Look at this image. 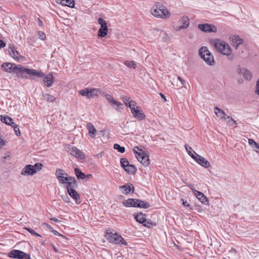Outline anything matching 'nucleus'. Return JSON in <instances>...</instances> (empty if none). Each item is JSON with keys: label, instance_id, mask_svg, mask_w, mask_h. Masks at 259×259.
Returning <instances> with one entry per match:
<instances>
[{"label": "nucleus", "instance_id": "nucleus-17", "mask_svg": "<svg viewBox=\"0 0 259 259\" xmlns=\"http://www.w3.org/2000/svg\"><path fill=\"white\" fill-rule=\"evenodd\" d=\"M36 173V170L34 169V166L32 165H27L22 169L21 175L23 176L33 175Z\"/></svg>", "mask_w": 259, "mask_h": 259}, {"label": "nucleus", "instance_id": "nucleus-57", "mask_svg": "<svg viewBox=\"0 0 259 259\" xmlns=\"http://www.w3.org/2000/svg\"><path fill=\"white\" fill-rule=\"evenodd\" d=\"M51 220H52L55 222H57V223H60V222H61V221L60 220H59L58 219L55 218H52L50 219Z\"/></svg>", "mask_w": 259, "mask_h": 259}, {"label": "nucleus", "instance_id": "nucleus-8", "mask_svg": "<svg viewBox=\"0 0 259 259\" xmlns=\"http://www.w3.org/2000/svg\"><path fill=\"white\" fill-rule=\"evenodd\" d=\"M146 215L142 212L134 214L135 219L136 221L143 225L144 226L150 228L152 226H156V224L151 221L147 220L146 218Z\"/></svg>", "mask_w": 259, "mask_h": 259}, {"label": "nucleus", "instance_id": "nucleus-58", "mask_svg": "<svg viewBox=\"0 0 259 259\" xmlns=\"http://www.w3.org/2000/svg\"><path fill=\"white\" fill-rule=\"evenodd\" d=\"M183 201V204L185 206L189 207L190 205L187 203V201H184V199H182Z\"/></svg>", "mask_w": 259, "mask_h": 259}, {"label": "nucleus", "instance_id": "nucleus-34", "mask_svg": "<svg viewBox=\"0 0 259 259\" xmlns=\"http://www.w3.org/2000/svg\"><path fill=\"white\" fill-rule=\"evenodd\" d=\"M124 64L125 66L130 68L136 69L137 68V64L133 61L126 60L124 61Z\"/></svg>", "mask_w": 259, "mask_h": 259}, {"label": "nucleus", "instance_id": "nucleus-24", "mask_svg": "<svg viewBox=\"0 0 259 259\" xmlns=\"http://www.w3.org/2000/svg\"><path fill=\"white\" fill-rule=\"evenodd\" d=\"M1 120L6 123L7 125H10L12 126V124H14L15 123L13 122V120L12 118L8 116H1Z\"/></svg>", "mask_w": 259, "mask_h": 259}, {"label": "nucleus", "instance_id": "nucleus-44", "mask_svg": "<svg viewBox=\"0 0 259 259\" xmlns=\"http://www.w3.org/2000/svg\"><path fill=\"white\" fill-rule=\"evenodd\" d=\"M32 166H34V169L36 170V172L37 170H39L42 168V165L40 163H36L34 165H32Z\"/></svg>", "mask_w": 259, "mask_h": 259}, {"label": "nucleus", "instance_id": "nucleus-9", "mask_svg": "<svg viewBox=\"0 0 259 259\" xmlns=\"http://www.w3.org/2000/svg\"><path fill=\"white\" fill-rule=\"evenodd\" d=\"M121 166L129 174H134L137 171V168L132 164H130L128 161L124 158L120 160Z\"/></svg>", "mask_w": 259, "mask_h": 259}, {"label": "nucleus", "instance_id": "nucleus-51", "mask_svg": "<svg viewBox=\"0 0 259 259\" xmlns=\"http://www.w3.org/2000/svg\"><path fill=\"white\" fill-rule=\"evenodd\" d=\"M23 259H31V257H30V256L26 253H24V255L23 256Z\"/></svg>", "mask_w": 259, "mask_h": 259}, {"label": "nucleus", "instance_id": "nucleus-43", "mask_svg": "<svg viewBox=\"0 0 259 259\" xmlns=\"http://www.w3.org/2000/svg\"><path fill=\"white\" fill-rule=\"evenodd\" d=\"M25 229L27 230L30 233H31L32 235H33L34 236H38V237H40V235L39 234L36 233L31 228H25Z\"/></svg>", "mask_w": 259, "mask_h": 259}, {"label": "nucleus", "instance_id": "nucleus-48", "mask_svg": "<svg viewBox=\"0 0 259 259\" xmlns=\"http://www.w3.org/2000/svg\"><path fill=\"white\" fill-rule=\"evenodd\" d=\"M39 34V38L41 39V40H45L46 38V34L44 32L39 31L38 32Z\"/></svg>", "mask_w": 259, "mask_h": 259}, {"label": "nucleus", "instance_id": "nucleus-5", "mask_svg": "<svg viewBox=\"0 0 259 259\" xmlns=\"http://www.w3.org/2000/svg\"><path fill=\"white\" fill-rule=\"evenodd\" d=\"M137 103L134 101H131L128 103V107L131 108V113L133 116L138 120H143L145 118V115L142 109L139 106H136Z\"/></svg>", "mask_w": 259, "mask_h": 259}, {"label": "nucleus", "instance_id": "nucleus-35", "mask_svg": "<svg viewBox=\"0 0 259 259\" xmlns=\"http://www.w3.org/2000/svg\"><path fill=\"white\" fill-rule=\"evenodd\" d=\"M43 98L48 102H53L55 101L56 98L53 95L46 94L43 95Z\"/></svg>", "mask_w": 259, "mask_h": 259}, {"label": "nucleus", "instance_id": "nucleus-40", "mask_svg": "<svg viewBox=\"0 0 259 259\" xmlns=\"http://www.w3.org/2000/svg\"><path fill=\"white\" fill-rule=\"evenodd\" d=\"M113 147L115 149L117 150L118 152L120 153H123L125 151L124 147L120 146L118 144H115L113 146Z\"/></svg>", "mask_w": 259, "mask_h": 259}, {"label": "nucleus", "instance_id": "nucleus-15", "mask_svg": "<svg viewBox=\"0 0 259 259\" xmlns=\"http://www.w3.org/2000/svg\"><path fill=\"white\" fill-rule=\"evenodd\" d=\"M179 23L181 25L176 28V30L177 31L188 28L190 24L189 18L187 16L181 17L179 20Z\"/></svg>", "mask_w": 259, "mask_h": 259}, {"label": "nucleus", "instance_id": "nucleus-3", "mask_svg": "<svg viewBox=\"0 0 259 259\" xmlns=\"http://www.w3.org/2000/svg\"><path fill=\"white\" fill-rule=\"evenodd\" d=\"M151 13L154 16L163 19L170 17V13L162 4L157 2L151 10Z\"/></svg>", "mask_w": 259, "mask_h": 259}, {"label": "nucleus", "instance_id": "nucleus-38", "mask_svg": "<svg viewBox=\"0 0 259 259\" xmlns=\"http://www.w3.org/2000/svg\"><path fill=\"white\" fill-rule=\"evenodd\" d=\"M65 1V3L63 5L68 6L70 8H74L75 6V3L74 0H64Z\"/></svg>", "mask_w": 259, "mask_h": 259}, {"label": "nucleus", "instance_id": "nucleus-20", "mask_svg": "<svg viewBox=\"0 0 259 259\" xmlns=\"http://www.w3.org/2000/svg\"><path fill=\"white\" fill-rule=\"evenodd\" d=\"M24 252L19 250H12L8 253V256L12 258H16L18 259H23Z\"/></svg>", "mask_w": 259, "mask_h": 259}, {"label": "nucleus", "instance_id": "nucleus-30", "mask_svg": "<svg viewBox=\"0 0 259 259\" xmlns=\"http://www.w3.org/2000/svg\"><path fill=\"white\" fill-rule=\"evenodd\" d=\"M74 172L78 179L83 180L85 178V175L78 168L74 169Z\"/></svg>", "mask_w": 259, "mask_h": 259}, {"label": "nucleus", "instance_id": "nucleus-59", "mask_svg": "<svg viewBox=\"0 0 259 259\" xmlns=\"http://www.w3.org/2000/svg\"><path fill=\"white\" fill-rule=\"evenodd\" d=\"M38 24H39V25L42 26V22L39 18L38 19Z\"/></svg>", "mask_w": 259, "mask_h": 259}, {"label": "nucleus", "instance_id": "nucleus-18", "mask_svg": "<svg viewBox=\"0 0 259 259\" xmlns=\"http://www.w3.org/2000/svg\"><path fill=\"white\" fill-rule=\"evenodd\" d=\"M119 189L122 190V193L127 195L131 192L133 193L134 192V187L131 183L125 184L123 186H119Z\"/></svg>", "mask_w": 259, "mask_h": 259}, {"label": "nucleus", "instance_id": "nucleus-60", "mask_svg": "<svg viewBox=\"0 0 259 259\" xmlns=\"http://www.w3.org/2000/svg\"><path fill=\"white\" fill-rule=\"evenodd\" d=\"M160 95L161 97V98H162L164 100V101H166V99L165 98V96L162 93H160Z\"/></svg>", "mask_w": 259, "mask_h": 259}, {"label": "nucleus", "instance_id": "nucleus-28", "mask_svg": "<svg viewBox=\"0 0 259 259\" xmlns=\"http://www.w3.org/2000/svg\"><path fill=\"white\" fill-rule=\"evenodd\" d=\"M150 204L148 202L142 201L140 199H138L137 202L136 207L142 208H148L150 207Z\"/></svg>", "mask_w": 259, "mask_h": 259}, {"label": "nucleus", "instance_id": "nucleus-53", "mask_svg": "<svg viewBox=\"0 0 259 259\" xmlns=\"http://www.w3.org/2000/svg\"><path fill=\"white\" fill-rule=\"evenodd\" d=\"M5 145V142L0 138V149Z\"/></svg>", "mask_w": 259, "mask_h": 259}, {"label": "nucleus", "instance_id": "nucleus-39", "mask_svg": "<svg viewBox=\"0 0 259 259\" xmlns=\"http://www.w3.org/2000/svg\"><path fill=\"white\" fill-rule=\"evenodd\" d=\"M63 170L60 168H58L56 170V176L57 179H58L63 175L68 176V175L66 173H63Z\"/></svg>", "mask_w": 259, "mask_h": 259}, {"label": "nucleus", "instance_id": "nucleus-21", "mask_svg": "<svg viewBox=\"0 0 259 259\" xmlns=\"http://www.w3.org/2000/svg\"><path fill=\"white\" fill-rule=\"evenodd\" d=\"M137 202H138V199L135 198H129L125 201H123L122 204L125 207H136Z\"/></svg>", "mask_w": 259, "mask_h": 259}, {"label": "nucleus", "instance_id": "nucleus-6", "mask_svg": "<svg viewBox=\"0 0 259 259\" xmlns=\"http://www.w3.org/2000/svg\"><path fill=\"white\" fill-rule=\"evenodd\" d=\"M199 54L201 58H203L207 64L209 65H213V57L206 47H201L199 50Z\"/></svg>", "mask_w": 259, "mask_h": 259}, {"label": "nucleus", "instance_id": "nucleus-49", "mask_svg": "<svg viewBox=\"0 0 259 259\" xmlns=\"http://www.w3.org/2000/svg\"><path fill=\"white\" fill-rule=\"evenodd\" d=\"M52 232L55 235H57V236H61L62 237H65L63 235H62V234H61L59 232H58L56 230H54L53 231H52Z\"/></svg>", "mask_w": 259, "mask_h": 259}, {"label": "nucleus", "instance_id": "nucleus-33", "mask_svg": "<svg viewBox=\"0 0 259 259\" xmlns=\"http://www.w3.org/2000/svg\"><path fill=\"white\" fill-rule=\"evenodd\" d=\"M78 93L80 95L86 96L88 98H91V96H90V89L89 90L88 88H85L83 90H80Z\"/></svg>", "mask_w": 259, "mask_h": 259}, {"label": "nucleus", "instance_id": "nucleus-19", "mask_svg": "<svg viewBox=\"0 0 259 259\" xmlns=\"http://www.w3.org/2000/svg\"><path fill=\"white\" fill-rule=\"evenodd\" d=\"M194 193L197 198L203 204L207 205L208 204V199L207 197L201 192L197 190L194 191Z\"/></svg>", "mask_w": 259, "mask_h": 259}, {"label": "nucleus", "instance_id": "nucleus-61", "mask_svg": "<svg viewBox=\"0 0 259 259\" xmlns=\"http://www.w3.org/2000/svg\"><path fill=\"white\" fill-rule=\"evenodd\" d=\"M85 176H86L85 178H87L88 179L90 178H91L92 177V175H91V174H88V175H85Z\"/></svg>", "mask_w": 259, "mask_h": 259}, {"label": "nucleus", "instance_id": "nucleus-1", "mask_svg": "<svg viewBox=\"0 0 259 259\" xmlns=\"http://www.w3.org/2000/svg\"><path fill=\"white\" fill-rule=\"evenodd\" d=\"M1 68L6 72L10 73L21 74V77H27L24 76V74L28 75L30 76H35L37 77H42L45 74L40 71L34 69H29L20 65H16L11 63H4L1 65Z\"/></svg>", "mask_w": 259, "mask_h": 259}, {"label": "nucleus", "instance_id": "nucleus-29", "mask_svg": "<svg viewBox=\"0 0 259 259\" xmlns=\"http://www.w3.org/2000/svg\"><path fill=\"white\" fill-rule=\"evenodd\" d=\"M69 195L74 200H76V203L77 202V200L79 199V195L77 193V192L75 190V189H70L69 191H67Z\"/></svg>", "mask_w": 259, "mask_h": 259}, {"label": "nucleus", "instance_id": "nucleus-50", "mask_svg": "<svg viewBox=\"0 0 259 259\" xmlns=\"http://www.w3.org/2000/svg\"><path fill=\"white\" fill-rule=\"evenodd\" d=\"M68 181L67 182V183L68 182H76V181L75 180V179L72 177H68Z\"/></svg>", "mask_w": 259, "mask_h": 259}, {"label": "nucleus", "instance_id": "nucleus-23", "mask_svg": "<svg viewBox=\"0 0 259 259\" xmlns=\"http://www.w3.org/2000/svg\"><path fill=\"white\" fill-rule=\"evenodd\" d=\"M9 53L11 55V56L15 60H19V52L16 51L15 49V47L13 45L10 44L9 47Z\"/></svg>", "mask_w": 259, "mask_h": 259}, {"label": "nucleus", "instance_id": "nucleus-31", "mask_svg": "<svg viewBox=\"0 0 259 259\" xmlns=\"http://www.w3.org/2000/svg\"><path fill=\"white\" fill-rule=\"evenodd\" d=\"M242 75L246 80H250L252 78V74L251 72L247 69H243Z\"/></svg>", "mask_w": 259, "mask_h": 259}, {"label": "nucleus", "instance_id": "nucleus-62", "mask_svg": "<svg viewBox=\"0 0 259 259\" xmlns=\"http://www.w3.org/2000/svg\"><path fill=\"white\" fill-rule=\"evenodd\" d=\"M53 246V249L54 250V251L56 252H58V249L56 248V247L55 246Z\"/></svg>", "mask_w": 259, "mask_h": 259}, {"label": "nucleus", "instance_id": "nucleus-56", "mask_svg": "<svg viewBox=\"0 0 259 259\" xmlns=\"http://www.w3.org/2000/svg\"><path fill=\"white\" fill-rule=\"evenodd\" d=\"M44 225H46L47 228L52 232V231L54 230L53 228L50 225L47 224H44Z\"/></svg>", "mask_w": 259, "mask_h": 259}, {"label": "nucleus", "instance_id": "nucleus-11", "mask_svg": "<svg viewBox=\"0 0 259 259\" xmlns=\"http://www.w3.org/2000/svg\"><path fill=\"white\" fill-rule=\"evenodd\" d=\"M66 150L70 154L77 158L80 159H83L84 158V153L74 146L68 145L66 147Z\"/></svg>", "mask_w": 259, "mask_h": 259}, {"label": "nucleus", "instance_id": "nucleus-36", "mask_svg": "<svg viewBox=\"0 0 259 259\" xmlns=\"http://www.w3.org/2000/svg\"><path fill=\"white\" fill-rule=\"evenodd\" d=\"M186 150L188 152V154L193 159H195L196 155H194V154L192 153V148L189 146L188 145H185V146Z\"/></svg>", "mask_w": 259, "mask_h": 259}, {"label": "nucleus", "instance_id": "nucleus-63", "mask_svg": "<svg viewBox=\"0 0 259 259\" xmlns=\"http://www.w3.org/2000/svg\"><path fill=\"white\" fill-rule=\"evenodd\" d=\"M190 188L192 189V190L194 192L195 190H194L193 188H192V185L191 186H190Z\"/></svg>", "mask_w": 259, "mask_h": 259}, {"label": "nucleus", "instance_id": "nucleus-41", "mask_svg": "<svg viewBox=\"0 0 259 259\" xmlns=\"http://www.w3.org/2000/svg\"><path fill=\"white\" fill-rule=\"evenodd\" d=\"M58 180L60 184H64L67 183L68 181V176L63 175Z\"/></svg>", "mask_w": 259, "mask_h": 259}, {"label": "nucleus", "instance_id": "nucleus-10", "mask_svg": "<svg viewBox=\"0 0 259 259\" xmlns=\"http://www.w3.org/2000/svg\"><path fill=\"white\" fill-rule=\"evenodd\" d=\"M98 21L99 24L101 25V28L98 31V36L101 37H105L108 32L106 22L101 18H99Z\"/></svg>", "mask_w": 259, "mask_h": 259}, {"label": "nucleus", "instance_id": "nucleus-27", "mask_svg": "<svg viewBox=\"0 0 259 259\" xmlns=\"http://www.w3.org/2000/svg\"><path fill=\"white\" fill-rule=\"evenodd\" d=\"M90 96L91 98L97 97L99 95H103L104 92L99 89H90Z\"/></svg>", "mask_w": 259, "mask_h": 259}, {"label": "nucleus", "instance_id": "nucleus-12", "mask_svg": "<svg viewBox=\"0 0 259 259\" xmlns=\"http://www.w3.org/2000/svg\"><path fill=\"white\" fill-rule=\"evenodd\" d=\"M199 29L205 32H216L217 28L212 24H200L198 25Z\"/></svg>", "mask_w": 259, "mask_h": 259}, {"label": "nucleus", "instance_id": "nucleus-14", "mask_svg": "<svg viewBox=\"0 0 259 259\" xmlns=\"http://www.w3.org/2000/svg\"><path fill=\"white\" fill-rule=\"evenodd\" d=\"M229 39L231 42L232 46L236 49H237L238 47L243 42V40L237 35L230 36Z\"/></svg>", "mask_w": 259, "mask_h": 259}, {"label": "nucleus", "instance_id": "nucleus-45", "mask_svg": "<svg viewBox=\"0 0 259 259\" xmlns=\"http://www.w3.org/2000/svg\"><path fill=\"white\" fill-rule=\"evenodd\" d=\"M122 98V101H123V102L124 103V104L128 107V103L129 102H130L131 100H130V98L126 97V96H123V97L121 98Z\"/></svg>", "mask_w": 259, "mask_h": 259}, {"label": "nucleus", "instance_id": "nucleus-37", "mask_svg": "<svg viewBox=\"0 0 259 259\" xmlns=\"http://www.w3.org/2000/svg\"><path fill=\"white\" fill-rule=\"evenodd\" d=\"M77 182H68L66 187L67 190V191H69L70 189H74L76 187H77Z\"/></svg>", "mask_w": 259, "mask_h": 259}, {"label": "nucleus", "instance_id": "nucleus-22", "mask_svg": "<svg viewBox=\"0 0 259 259\" xmlns=\"http://www.w3.org/2000/svg\"><path fill=\"white\" fill-rule=\"evenodd\" d=\"M44 81L48 87H51L54 82V77L52 73L48 74L44 78Z\"/></svg>", "mask_w": 259, "mask_h": 259}, {"label": "nucleus", "instance_id": "nucleus-54", "mask_svg": "<svg viewBox=\"0 0 259 259\" xmlns=\"http://www.w3.org/2000/svg\"><path fill=\"white\" fill-rule=\"evenodd\" d=\"M6 46V44L4 42V41L0 39V48H4Z\"/></svg>", "mask_w": 259, "mask_h": 259}, {"label": "nucleus", "instance_id": "nucleus-13", "mask_svg": "<svg viewBox=\"0 0 259 259\" xmlns=\"http://www.w3.org/2000/svg\"><path fill=\"white\" fill-rule=\"evenodd\" d=\"M214 109L215 114L221 119L225 120L226 118L230 119V120L232 121L234 124H236V121L232 117H230V116H228L222 109L218 107H215Z\"/></svg>", "mask_w": 259, "mask_h": 259}, {"label": "nucleus", "instance_id": "nucleus-52", "mask_svg": "<svg viewBox=\"0 0 259 259\" xmlns=\"http://www.w3.org/2000/svg\"><path fill=\"white\" fill-rule=\"evenodd\" d=\"M163 36L162 39H163V40L165 42L168 39V36L165 33H163Z\"/></svg>", "mask_w": 259, "mask_h": 259}, {"label": "nucleus", "instance_id": "nucleus-4", "mask_svg": "<svg viewBox=\"0 0 259 259\" xmlns=\"http://www.w3.org/2000/svg\"><path fill=\"white\" fill-rule=\"evenodd\" d=\"M134 152L138 160L144 166H147L150 163L149 157L147 153L139 147H135Z\"/></svg>", "mask_w": 259, "mask_h": 259}, {"label": "nucleus", "instance_id": "nucleus-42", "mask_svg": "<svg viewBox=\"0 0 259 259\" xmlns=\"http://www.w3.org/2000/svg\"><path fill=\"white\" fill-rule=\"evenodd\" d=\"M12 126L14 128V130L15 131V134L17 136H20L21 135V132H20V131L19 130V128L18 126V125L16 124V123H15L14 124H12Z\"/></svg>", "mask_w": 259, "mask_h": 259}, {"label": "nucleus", "instance_id": "nucleus-32", "mask_svg": "<svg viewBox=\"0 0 259 259\" xmlns=\"http://www.w3.org/2000/svg\"><path fill=\"white\" fill-rule=\"evenodd\" d=\"M248 143L250 146H254V148L253 149V150L256 153L259 152V144L251 139H248Z\"/></svg>", "mask_w": 259, "mask_h": 259}, {"label": "nucleus", "instance_id": "nucleus-55", "mask_svg": "<svg viewBox=\"0 0 259 259\" xmlns=\"http://www.w3.org/2000/svg\"><path fill=\"white\" fill-rule=\"evenodd\" d=\"M178 79L181 81L182 84L184 86V83H185V80L180 76H178Z\"/></svg>", "mask_w": 259, "mask_h": 259}, {"label": "nucleus", "instance_id": "nucleus-25", "mask_svg": "<svg viewBox=\"0 0 259 259\" xmlns=\"http://www.w3.org/2000/svg\"><path fill=\"white\" fill-rule=\"evenodd\" d=\"M112 108L115 109L118 111H121L123 110L122 104L115 100L110 103Z\"/></svg>", "mask_w": 259, "mask_h": 259}, {"label": "nucleus", "instance_id": "nucleus-46", "mask_svg": "<svg viewBox=\"0 0 259 259\" xmlns=\"http://www.w3.org/2000/svg\"><path fill=\"white\" fill-rule=\"evenodd\" d=\"M62 199L66 203L70 202V199L67 195V194H65L63 195H61Z\"/></svg>", "mask_w": 259, "mask_h": 259}, {"label": "nucleus", "instance_id": "nucleus-2", "mask_svg": "<svg viewBox=\"0 0 259 259\" xmlns=\"http://www.w3.org/2000/svg\"><path fill=\"white\" fill-rule=\"evenodd\" d=\"M215 49L221 54L228 56L230 61H232L234 56L232 54V49L228 44L220 39L215 38L212 41Z\"/></svg>", "mask_w": 259, "mask_h": 259}, {"label": "nucleus", "instance_id": "nucleus-16", "mask_svg": "<svg viewBox=\"0 0 259 259\" xmlns=\"http://www.w3.org/2000/svg\"><path fill=\"white\" fill-rule=\"evenodd\" d=\"M194 153L196 154V157L194 160L201 166L207 168L210 166V164L208 161H207L205 158L203 157L202 156L199 155V154L196 153L194 151Z\"/></svg>", "mask_w": 259, "mask_h": 259}, {"label": "nucleus", "instance_id": "nucleus-7", "mask_svg": "<svg viewBox=\"0 0 259 259\" xmlns=\"http://www.w3.org/2000/svg\"><path fill=\"white\" fill-rule=\"evenodd\" d=\"M106 239L110 243L114 244H121L125 245H127V242L124 240L120 235H118L116 233H107L105 236Z\"/></svg>", "mask_w": 259, "mask_h": 259}, {"label": "nucleus", "instance_id": "nucleus-47", "mask_svg": "<svg viewBox=\"0 0 259 259\" xmlns=\"http://www.w3.org/2000/svg\"><path fill=\"white\" fill-rule=\"evenodd\" d=\"M105 97L106 100L109 102V103H111L114 100L113 98L109 94L106 95Z\"/></svg>", "mask_w": 259, "mask_h": 259}, {"label": "nucleus", "instance_id": "nucleus-26", "mask_svg": "<svg viewBox=\"0 0 259 259\" xmlns=\"http://www.w3.org/2000/svg\"><path fill=\"white\" fill-rule=\"evenodd\" d=\"M87 127L89 131V133L91 137H95V133L97 132L94 125L91 123H88L87 125Z\"/></svg>", "mask_w": 259, "mask_h": 259}]
</instances>
